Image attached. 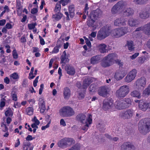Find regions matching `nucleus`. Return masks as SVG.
<instances>
[{
    "instance_id": "4d7b16f0",
    "label": "nucleus",
    "mask_w": 150,
    "mask_h": 150,
    "mask_svg": "<svg viewBox=\"0 0 150 150\" xmlns=\"http://www.w3.org/2000/svg\"><path fill=\"white\" fill-rule=\"evenodd\" d=\"M20 42L22 43H25L27 41L26 39L25 35H23L21 38L20 39Z\"/></svg>"
},
{
    "instance_id": "79ce46f5",
    "label": "nucleus",
    "mask_w": 150,
    "mask_h": 150,
    "mask_svg": "<svg viewBox=\"0 0 150 150\" xmlns=\"http://www.w3.org/2000/svg\"><path fill=\"white\" fill-rule=\"evenodd\" d=\"M143 94L144 95H150V85L144 90Z\"/></svg>"
},
{
    "instance_id": "aec40b11",
    "label": "nucleus",
    "mask_w": 150,
    "mask_h": 150,
    "mask_svg": "<svg viewBox=\"0 0 150 150\" xmlns=\"http://www.w3.org/2000/svg\"><path fill=\"white\" fill-rule=\"evenodd\" d=\"M98 93L100 96H106L108 93V88L105 86L100 87L98 90Z\"/></svg>"
},
{
    "instance_id": "7ed1b4c3",
    "label": "nucleus",
    "mask_w": 150,
    "mask_h": 150,
    "mask_svg": "<svg viewBox=\"0 0 150 150\" xmlns=\"http://www.w3.org/2000/svg\"><path fill=\"white\" fill-rule=\"evenodd\" d=\"M139 131L142 134H145L150 131V119L145 118L141 120L138 125Z\"/></svg>"
},
{
    "instance_id": "09e8293b",
    "label": "nucleus",
    "mask_w": 150,
    "mask_h": 150,
    "mask_svg": "<svg viewBox=\"0 0 150 150\" xmlns=\"http://www.w3.org/2000/svg\"><path fill=\"white\" fill-rule=\"evenodd\" d=\"M37 24L36 23L28 24V28L29 30H31L35 28V26Z\"/></svg>"
},
{
    "instance_id": "1a4fd4ad",
    "label": "nucleus",
    "mask_w": 150,
    "mask_h": 150,
    "mask_svg": "<svg viewBox=\"0 0 150 150\" xmlns=\"http://www.w3.org/2000/svg\"><path fill=\"white\" fill-rule=\"evenodd\" d=\"M125 8V3L123 1H120L114 6L112 8L111 12L113 14H116L119 12L123 11Z\"/></svg>"
},
{
    "instance_id": "a19ab883",
    "label": "nucleus",
    "mask_w": 150,
    "mask_h": 150,
    "mask_svg": "<svg viewBox=\"0 0 150 150\" xmlns=\"http://www.w3.org/2000/svg\"><path fill=\"white\" fill-rule=\"evenodd\" d=\"M102 11L99 9H98L94 11V19L95 17H100L102 14Z\"/></svg>"
},
{
    "instance_id": "412c9836",
    "label": "nucleus",
    "mask_w": 150,
    "mask_h": 150,
    "mask_svg": "<svg viewBox=\"0 0 150 150\" xmlns=\"http://www.w3.org/2000/svg\"><path fill=\"white\" fill-rule=\"evenodd\" d=\"M134 113V111L129 109L126 111L123 114L122 116L125 119H128L132 117Z\"/></svg>"
},
{
    "instance_id": "a18cd8bd",
    "label": "nucleus",
    "mask_w": 150,
    "mask_h": 150,
    "mask_svg": "<svg viewBox=\"0 0 150 150\" xmlns=\"http://www.w3.org/2000/svg\"><path fill=\"white\" fill-rule=\"evenodd\" d=\"M1 126L3 128L2 131L3 132H6L8 131V128L6 124L3 122L1 124Z\"/></svg>"
},
{
    "instance_id": "4c0bfd02",
    "label": "nucleus",
    "mask_w": 150,
    "mask_h": 150,
    "mask_svg": "<svg viewBox=\"0 0 150 150\" xmlns=\"http://www.w3.org/2000/svg\"><path fill=\"white\" fill-rule=\"evenodd\" d=\"M26 111L28 115H31L33 114L34 109L32 107H28L26 109Z\"/></svg>"
},
{
    "instance_id": "3c124183",
    "label": "nucleus",
    "mask_w": 150,
    "mask_h": 150,
    "mask_svg": "<svg viewBox=\"0 0 150 150\" xmlns=\"http://www.w3.org/2000/svg\"><path fill=\"white\" fill-rule=\"evenodd\" d=\"M87 24L89 27H94V20L93 19L89 20L87 21Z\"/></svg>"
},
{
    "instance_id": "2f4dec72",
    "label": "nucleus",
    "mask_w": 150,
    "mask_h": 150,
    "mask_svg": "<svg viewBox=\"0 0 150 150\" xmlns=\"http://www.w3.org/2000/svg\"><path fill=\"white\" fill-rule=\"evenodd\" d=\"M139 16L140 18L145 19L147 18L149 16V14L146 11H142L139 13Z\"/></svg>"
},
{
    "instance_id": "4468645a",
    "label": "nucleus",
    "mask_w": 150,
    "mask_h": 150,
    "mask_svg": "<svg viewBox=\"0 0 150 150\" xmlns=\"http://www.w3.org/2000/svg\"><path fill=\"white\" fill-rule=\"evenodd\" d=\"M136 103H139V108L144 111H146L147 109V102L142 100H135Z\"/></svg>"
},
{
    "instance_id": "49530a36",
    "label": "nucleus",
    "mask_w": 150,
    "mask_h": 150,
    "mask_svg": "<svg viewBox=\"0 0 150 150\" xmlns=\"http://www.w3.org/2000/svg\"><path fill=\"white\" fill-rule=\"evenodd\" d=\"M16 8H17V12L18 13L20 11V12L21 11V9L22 8V6L21 5V2H18V3H17V4L16 5Z\"/></svg>"
},
{
    "instance_id": "5fc2aeb1",
    "label": "nucleus",
    "mask_w": 150,
    "mask_h": 150,
    "mask_svg": "<svg viewBox=\"0 0 150 150\" xmlns=\"http://www.w3.org/2000/svg\"><path fill=\"white\" fill-rule=\"evenodd\" d=\"M88 123H85L86 124L83 125L81 127V129L84 131L83 133L85 132L88 129Z\"/></svg>"
},
{
    "instance_id": "a211bd4d",
    "label": "nucleus",
    "mask_w": 150,
    "mask_h": 150,
    "mask_svg": "<svg viewBox=\"0 0 150 150\" xmlns=\"http://www.w3.org/2000/svg\"><path fill=\"white\" fill-rule=\"evenodd\" d=\"M65 70L69 75H74L76 73L75 69L74 67L69 64L65 67Z\"/></svg>"
},
{
    "instance_id": "72a5a7b5",
    "label": "nucleus",
    "mask_w": 150,
    "mask_h": 150,
    "mask_svg": "<svg viewBox=\"0 0 150 150\" xmlns=\"http://www.w3.org/2000/svg\"><path fill=\"white\" fill-rule=\"evenodd\" d=\"M150 56L149 55L144 56L142 57L139 58V62L140 64H142L143 63L146 61L148 60Z\"/></svg>"
},
{
    "instance_id": "cd10ccee",
    "label": "nucleus",
    "mask_w": 150,
    "mask_h": 150,
    "mask_svg": "<svg viewBox=\"0 0 150 150\" xmlns=\"http://www.w3.org/2000/svg\"><path fill=\"white\" fill-rule=\"evenodd\" d=\"M131 95L132 97L138 99H140L141 97L140 93L137 90H135L132 91L131 93Z\"/></svg>"
},
{
    "instance_id": "9b49d317",
    "label": "nucleus",
    "mask_w": 150,
    "mask_h": 150,
    "mask_svg": "<svg viewBox=\"0 0 150 150\" xmlns=\"http://www.w3.org/2000/svg\"><path fill=\"white\" fill-rule=\"evenodd\" d=\"M146 84V79L144 77H142L136 81L134 84L133 86L135 88L140 89L144 88Z\"/></svg>"
},
{
    "instance_id": "de8ad7c7",
    "label": "nucleus",
    "mask_w": 150,
    "mask_h": 150,
    "mask_svg": "<svg viewBox=\"0 0 150 150\" xmlns=\"http://www.w3.org/2000/svg\"><path fill=\"white\" fill-rule=\"evenodd\" d=\"M148 0H134L133 2L136 4H142L145 3Z\"/></svg>"
},
{
    "instance_id": "8fccbe9b",
    "label": "nucleus",
    "mask_w": 150,
    "mask_h": 150,
    "mask_svg": "<svg viewBox=\"0 0 150 150\" xmlns=\"http://www.w3.org/2000/svg\"><path fill=\"white\" fill-rule=\"evenodd\" d=\"M61 9V6L60 4H57L55 6L54 11L55 12H59Z\"/></svg>"
},
{
    "instance_id": "c756f323",
    "label": "nucleus",
    "mask_w": 150,
    "mask_h": 150,
    "mask_svg": "<svg viewBox=\"0 0 150 150\" xmlns=\"http://www.w3.org/2000/svg\"><path fill=\"white\" fill-rule=\"evenodd\" d=\"M122 100L124 101V102H123V104L124 105L125 108L129 107L131 105V102L130 99L125 98Z\"/></svg>"
},
{
    "instance_id": "13d9d810",
    "label": "nucleus",
    "mask_w": 150,
    "mask_h": 150,
    "mask_svg": "<svg viewBox=\"0 0 150 150\" xmlns=\"http://www.w3.org/2000/svg\"><path fill=\"white\" fill-rule=\"evenodd\" d=\"M32 120L34 122L33 123H35L37 125H39L40 123L39 121L37 119V117L35 116L34 117L33 119Z\"/></svg>"
},
{
    "instance_id": "9d476101",
    "label": "nucleus",
    "mask_w": 150,
    "mask_h": 150,
    "mask_svg": "<svg viewBox=\"0 0 150 150\" xmlns=\"http://www.w3.org/2000/svg\"><path fill=\"white\" fill-rule=\"evenodd\" d=\"M77 120L83 124L88 123L91 124L92 123V116L91 114L88 115V118H86V116L83 114H80L76 116Z\"/></svg>"
},
{
    "instance_id": "473e14b6",
    "label": "nucleus",
    "mask_w": 150,
    "mask_h": 150,
    "mask_svg": "<svg viewBox=\"0 0 150 150\" xmlns=\"http://www.w3.org/2000/svg\"><path fill=\"white\" fill-rule=\"evenodd\" d=\"M133 43V42L132 41L130 40L127 41L126 46L127 47L128 50L130 51H132L134 49V47Z\"/></svg>"
},
{
    "instance_id": "c9c22d12",
    "label": "nucleus",
    "mask_w": 150,
    "mask_h": 150,
    "mask_svg": "<svg viewBox=\"0 0 150 150\" xmlns=\"http://www.w3.org/2000/svg\"><path fill=\"white\" fill-rule=\"evenodd\" d=\"M6 96H4L3 98H1L0 100V107L2 108L4 107L6 105Z\"/></svg>"
},
{
    "instance_id": "69168bd1",
    "label": "nucleus",
    "mask_w": 150,
    "mask_h": 150,
    "mask_svg": "<svg viewBox=\"0 0 150 150\" xmlns=\"http://www.w3.org/2000/svg\"><path fill=\"white\" fill-rule=\"evenodd\" d=\"M13 58L15 59H17L18 58V55L16 50L13 51Z\"/></svg>"
},
{
    "instance_id": "f03ea898",
    "label": "nucleus",
    "mask_w": 150,
    "mask_h": 150,
    "mask_svg": "<svg viewBox=\"0 0 150 150\" xmlns=\"http://www.w3.org/2000/svg\"><path fill=\"white\" fill-rule=\"evenodd\" d=\"M117 55L116 53H113L109 54L105 57L102 60L101 65L104 67L110 66L115 63L118 64L120 67L123 65V63L117 59Z\"/></svg>"
},
{
    "instance_id": "2eb2a0df",
    "label": "nucleus",
    "mask_w": 150,
    "mask_h": 150,
    "mask_svg": "<svg viewBox=\"0 0 150 150\" xmlns=\"http://www.w3.org/2000/svg\"><path fill=\"white\" fill-rule=\"evenodd\" d=\"M135 149L134 146L129 142H124L121 147L122 150H134Z\"/></svg>"
},
{
    "instance_id": "5701e85b",
    "label": "nucleus",
    "mask_w": 150,
    "mask_h": 150,
    "mask_svg": "<svg viewBox=\"0 0 150 150\" xmlns=\"http://www.w3.org/2000/svg\"><path fill=\"white\" fill-rule=\"evenodd\" d=\"M125 72L122 70H118L116 71L115 75V78L117 80L122 79L125 76Z\"/></svg>"
},
{
    "instance_id": "bf43d9fd",
    "label": "nucleus",
    "mask_w": 150,
    "mask_h": 150,
    "mask_svg": "<svg viewBox=\"0 0 150 150\" xmlns=\"http://www.w3.org/2000/svg\"><path fill=\"white\" fill-rule=\"evenodd\" d=\"M51 122V120H50L47 123L46 125L42 126L41 127V129L42 130H44L46 128H48L50 127V124Z\"/></svg>"
},
{
    "instance_id": "0e129e2a",
    "label": "nucleus",
    "mask_w": 150,
    "mask_h": 150,
    "mask_svg": "<svg viewBox=\"0 0 150 150\" xmlns=\"http://www.w3.org/2000/svg\"><path fill=\"white\" fill-rule=\"evenodd\" d=\"M39 38L40 39V44L42 45H44L45 44V41L44 39L40 35H39Z\"/></svg>"
},
{
    "instance_id": "58836bf2",
    "label": "nucleus",
    "mask_w": 150,
    "mask_h": 150,
    "mask_svg": "<svg viewBox=\"0 0 150 150\" xmlns=\"http://www.w3.org/2000/svg\"><path fill=\"white\" fill-rule=\"evenodd\" d=\"M81 146L80 144L77 143L73 145L69 150H80Z\"/></svg>"
},
{
    "instance_id": "052dcab7",
    "label": "nucleus",
    "mask_w": 150,
    "mask_h": 150,
    "mask_svg": "<svg viewBox=\"0 0 150 150\" xmlns=\"http://www.w3.org/2000/svg\"><path fill=\"white\" fill-rule=\"evenodd\" d=\"M23 150H32V149L28 145L25 144L23 145Z\"/></svg>"
},
{
    "instance_id": "20e7f679",
    "label": "nucleus",
    "mask_w": 150,
    "mask_h": 150,
    "mask_svg": "<svg viewBox=\"0 0 150 150\" xmlns=\"http://www.w3.org/2000/svg\"><path fill=\"white\" fill-rule=\"evenodd\" d=\"M59 112L61 116L64 117H70L75 114L73 109L68 106L62 108L60 110Z\"/></svg>"
},
{
    "instance_id": "e2e57ef3",
    "label": "nucleus",
    "mask_w": 150,
    "mask_h": 150,
    "mask_svg": "<svg viewBox=\"0 0 150 150\" xmlns=\"http://www.w3.org/2000/svg\"><path fill=\"white\" fill-rule=\"evenodd\" d=\"M13 106L16 108H20L21 106V104L18 102H15Z\"/></svg>"
},
{
    "instance_id": "f257e3e1",
    "label": "nucleus",
    "mask_w": 150,
    "mask_h": 150,
    "mask_svg": "<svg viewBox=\"0 0 150 150\" xmlns=\"http://www.w3.org/2000/svg\"><path fill=\"white\" fill-rule=\"evenodd\" d=\"M123 102L124 101L122 100H118L114 104L112 99H106L103 102V108L104 110L108 112L115 111L117 109L122 110L125 108Z\"/></svg>"
},
{
    "instance_id": "37998d69",
    "label": "nucleus",
    "mask_w": 150,
    "mask_h": 150,
    "mask_svg": "<svg viewBox=\"0 0 150 150\" xmlns=\"http://www.w3.org/2000/svg\"><path fill=\"white\" fill-rule=\"evenodd\" d=\"M34 68L32 67L31 68L30 72L29 74L28 79H33L35 77V76L33 75V72L34 71Z\"/></svg>"
},
{
    "instance_id": "774afa93",
    "label": "nucleus",
    "mask_w": 150,
    "mask_h": 150,
    "mask_svg": "<svg viewBox=\"0 0 150 150\" xmlns=\"http://www.w3.org/2000/svg\"><path fill=\"white\" fill-rule=\"evenodd\" d=\"M139 54V53L137 52L130 57V58L132 59H135Z\"/></svg>"
},
{
    "instance_id": "f8f14e48",
    "label": "nucleus",
    "mask_w": 150,
    "mask_h": 150,
    "mask_svg": "<svg viewBox=\"0 0 150 150\" xmlns=\"http://www.w3.org/2000/svg\"><path fill=\"white\" fill-rule=\"evenodd\" d=\"M137 71L136 69H133L130 71L125 78V81L127 83L131 82L133 80L136 76Z\"/></svg>"
},
{
    "instance_id": "423d86ee",
    "label": "nucleus",
    "mask_w": 150,
    "mask_h": 150,
    "mask_svg": "<svg viewBox=\"0 0 150 150\" xmlns=\"http://www.w3.org/2000/svg\"><path fill=\"white\" fill-rule=\"evenodd\" d=\"M129 87L127 85H124L120 86L116 92V96L119 98H124L129 93Z\"/></svg>"
},
{
    "instance_id": "dca6fc26",
    "label": "nucleus",
    "mask_w": 150,
    "mask_h": 150,
    "mask_svg": "<svg viewBox=\"0 0 150 150\" xmlns=\"http://www.w3.org/2000/svg\"><path fill=\"white\" fill-rule=\"evenodd\" d=\"M60 59V64H62L63 66H64L66 63L69 62V59L67 56L65 50L63 52L62 55L61 56Z\"/></svg>"
},
{
    "instance_id": "f704fd0d",
    "label": "nucleus",
    "mask_w": 150,
    "mask_h": 150,
    "mask_svg": "<svg viewBox=\"0 0 150 150\" xmlns=\"http://www.w3.org/2000/svg\"><path fill=\"white\" fill-rule=\"evenodd\" d=\"M61 47V45L59 44L57 45L54 48L52 51V54H57L59 51V49Z\"/></svg>"
},
{
    "instance_id": "864d4df0",
    "label": "nucleus",
    "mask_w": 150,
    "mask_h": 150,
    "mask_svg": "<svg viewBox=\"0 0 150 150\" xmlns=\"http://www.w3.org/2000/svg\"><path fill=\"white\" fill-rule=\"evenodd\" d=\"M88 90L89 91V93L91 94H93L94 92V84H92L89 88Z\"/></svg>"
},
{
    "instance_id": "603ef678",
    "label": "nucleus",
    "mask_w": 150,
    "mask_h": 150,
    "mask_svg": "<svg viewBox=\"0 0 150 150\" xmlns=\"http://www.w3.org/2000/svg\"><path fill=\"white\" fill-rule=\"evenodd\" d=\"M83 38L85 40L86 43L88 47L90 48L91 47V44L89 40L85 36H83Z\"/></svg>"
},
{
    "instance_id": "0eeeda50",
    "label": "nucleus",
    "mask_w": 150,
    "mask_h": 150,
    "mask_svg": "<svg viewBox=\"0 0 150 150\" xmlns=\"http://www.w3.org/2000/svg\"><path fill=\"white\" fill-rule=\"evenodd\" d=\"M127 32V28L122 27L112 30L110 32V35L114 38H118L123 36Z\"/></svg>"
},
{
    "instance_id": "bb28decb",
    "label": "nucleus",
    "mask_w": 150,
    "mask_h": 150,
    "mask_svg": "<svg viewBox=\"0 0 150 150\" xmlns=\"http://www.w3.org/2000/svg\"><path fill=\"white\" fill-rule=\"evenodd\" d=\"M139 21L132 18H130L128 22V23L130 26H136L139 24Z\"/></svg>"
},
{
    "instance_id": "6e6d98bb",
    "label": "nucleus",
    "mask_w": 150,
    "mask_h": 150,
    "mask_svg": "<svg viewBox=\"0 0 150 150\" xmlns=\"http://www.w3.org/2000/svg\"><path fill=\"white\" fill-rule=\"evenodd\" d=\"M89 9V7H88V4L87 3H86L85 4V7L84 8L83 13L84 14H86L87 15H88V10Z\"/></svg>"
},
{
    "instance_id": "6e6552de",
    "label": "nucleus",
    "mask_w": 150,
    "mask_h": 150,
    "mask_svg": "<svg viewBox=\"0 0 150 150\" xmlns=\"http://www.w3.org/2000/svg\"><path fill=\"white\" fill-rule=\"evenodd\" d=\"M110 34L109 27L107 26L103 27L98 32V38L100 40L104 39Z\"/></svg>"
},
{
    "instance_id": "39448f33",
    "label": "nucleus",
    "mask_w": 150,
    "mask_h": 150,
    "mask_svg": "<svg viewBox=\"0 0 150 150\" xmlns=\"http://www.w3.org/2000/svg\"><path fill=\"white\" fill-rule=\"evenodd\" d=\"M74 142L75 141L73 138L65 137L61 139L58 142L57 145L59 147L64 149L74 143Z\"/></svg>"
},
{
    "instance_id": "338daca9",
    "label": "nucleus",
    "mask_w": 150,
    "mask_h": 150,
    "mask_svg": "<svg viewBox=\"0 0 150 150\" xmlns=\"http://www.w3.org/2000/svg\"><path fill=\"white\" fill-rule=\"evenodd\" d=\"M76 86L79 89H85L83 87V85H82L80 82H77L76 84Z\"/></svg>"
},
{
    "instance_id": "e433bc0d",
    "label": "nucleus",
    "mask_w": 150,
    "mask_h": 150,
    "mask_svg": "<svg viewBox=\"0 0 150 150\" xmlns=\"http://www.w3.org/2000/svg\"><path fill=\"white\" fill-rule=\"evenodd\" d=\"M11 96L13 101H16L18 100L17 95L15 91H12L11 92Z\"/></svg>"
},
{
    "instance_id": "ddd939ff",
    "label": "nucleus",
    "mask_w": 150,
    "mask_h": 150,
    "mask_svg": "<svg viewBox=\"0 0 150 150\" xmlns=\"http://www.w3.org/2000/svg\"><path fill=\"white\" fill-rule=\"evenodd\" d=\"M140 30H142L146 35H150V23L145 25L144 27L138 28L136 30V31Z\"/></svg>"
},
{
    "instance_id": "c03bdc74",
    "label": "nucleus",
    "mask_w": 150,
    "mask_h": 150,
    "mask_svg": "<svg viewBox=\"0 0 150 150\" xmlns=\"http://www.w3.org/2000/svg\"><path fill=\"white\" fill-rule=\"evenodd\" d=\"M10 78L14 80H16L19 78V76L17 73L14 72L10 75Z\"/></svg>"
},
{
    "instance_id": "4be33fe9",
    "label": "nucleus",
    "mask_w": 150,
    "mask_h": 150,
    "mask_svg": "<svg viewBox=\"0 0 150 150\" xmlns=\"http://www.w3.org/2000/svg\"><path fill=\"white\" fill-rule=\"evenodd\" d=\"M38 104L40 112L41 114H43L46 110L45 101L43 99H41L38 103Z\"/></svg>"
},
{
    "instance_id": "7c9ffc66",
    "label": "nucleus",
    "mask_w": 150,
    "mask_h": 150,
    "mask_svg": "<svg viewBox=\"0 0 150 150\" xmlns=\"http://www.w3.org/2000/svg\"><path fill=\"white\" fill-rule=\"evenodd\" d=\"M5 115L7 117H12L13 115V112L12 109L8 107L5 112Z\"/></svg>"
},
{
    "instance_id": "6ab92c4d",
    "label": "nucleus",
    "mask_w": 150,
    "mask_h": 150,
    "mask_svg": "<svg viewBox=\"0 0 150 150\" xmlns=\"http://www.w3.org/2000/svg\"><path fill=\"white\" fill-rule=\"evenodd\" d=\"M93 78L91 77H88L85 78L83 81V87L86 89L89 85L93 82Z\"/></svg>"
},
{
    "instance_id": "c85d7f7f",
    "label": "nucleus",
    "mask_w": 150,
    "mask_h": 150,
    "mask_svg": "<svg viewBox=\"0 0 150 150\" xmlns=\"http://www.w3.org/2000/svg\"><path fill=\"white\" fill-rule=\"evenodd\" d=\"M57 13L52 15V18L54 20L59 21L63 16V14L60 12H57Z\"/></svg>"
},
{
    "instance_id": "f3484780",
    "label": "nucleus",
    "mask_w": 150,
    "mask_h": 150,
    "mask_svg": "<svg viewBox=\"0 0 150 150\" xmlns=\"http://www.w3.org/2000/svg\"><path fill=\"white\" fill-rule=\"evenodd\" d=\"M127 23V20L123 18H118L115 20L114 25L115 26H123L125 25Z\"/></svg>"
},
{
    "instance_id": "a878e982",
    "label": "nucleus",
    "mask_w": 150,
    "mask_h": 150,
    "mask_svg": "<svg viewBox=\"0 0 150 150\" xmlns=\"http://www.w3.org/2000/svg\"><path fill=\"white\" fill-rule=\"evenodd\" d=\"M69 11V13L70 17L73 18L74 16L75 8L74 5L72 4L68 7Z\"/></svg>"
},
{
    "instance_id": "393cba45",
    "label": "nucleus",
    "mask_w": 150,
    "mask_h": 150,
    "mask_svg": "<svg viewBox=\"0 0 150 150\" xmlns=\"http://www.w3.org/2000/svg\"><path fill=\"white\" fill-rule=\"evenodd\" d=\"M99 51L101 53H104L108 52V47L105 44L102 43L99 44L98 46Z\"/></svg>"
},
{
    "instance_id": "ea45409f",
    "label": "nucleus",
    "mask_w": 150,
    "mask_h": 150,
    "mask_svg": "<svg viewBox=\"0 0 150 150\" xmlns=\"http://www.w3.org/2000/svg\"><path fill=\"white\" fill-rule=\"evenodd\" d=\"M124 12L125 13V14L127 16H129L133 13V10L131 9L130 8H127L125 11H124Z\"/></svg>"
},
{
    "instance_id": "680f3d73",
    "label": "nucleus",
    "mask_w": 150,
    "mask_h": 150,
    "mask_svg": "<svg viewBox=\"0 0 150 150\" xmlns=\"http://www.w3.org/2000/svg\"><path fill=\"white\" fill-rule=\"evenodd\" d=\"M39 76H37L33 82V85L34 87H36L37 86V83L38 82V80Z\"/></svg>"
},
{
    "instance_id": "b1692460",
    "label": "nucleus",
    "mask_w": 150,
    "mask_h": 150,
    "mask_svg": "<svg viewBox=\"0 0 150 150\" xmlns=\"http://www.w3.org/2000/svg\"><path fill=\"white\" fill-rule=\"evenodd\" d=\"M63 96L64 98L66 100L69 99L71 96V91L70 89L68 87H66L64 89Z\"/></svg>"
}]
</instances>
